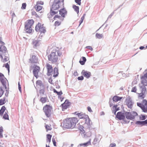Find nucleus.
Returning <instances> with one entry per match:
<instances>
[{"mask_svg": "<svg viewBox=\"0 0 147 147\" xmlns=\"http://www.w3.org/2000/svg\"><path fill=\"white\" fill-rule=\"evenodd\" d=\"M100 136V135H98V136H96L95 138H94V140L92 142V144L94 145H95L97 142H99L100 140L99 139V137Z\"/></svg>", "mask_w": 147, "mask_h": 147, "instance_id": "nucleus-24", "label": "nucleus"}, {"mask_svg": "<svg viewBox=\"0 0 147 147\" xmlns=\"http://www.w3.org/2000/svg\"><path fill=\"white\" fill-rule=\"evenodd\" d=\"M47 142H49V143H50L51 141V138L52 136L50 134H47Z\"/></svg>", "mask_w": 147, "mask_h": 147, "instance_id": "nucleus-37", "label": "nucleus"}, {"mask_svg": "<svg viewBox=\"0 0 147 147\" xmlns=\"http://www.w3.org/2000/svg\"><path fill=\"white\" fill-rule=\"evenodd\" d=\"M35 8L36 11H39L42 9V7L41 5H36L35 6Z\"/></svg>", "mask_w": 147, "mask_h": 147, "instance_id": "nucleus-29", "label": "nucleus"}, {"mask_svg": "<svg viewBox=\"0 0 147 147\" xmlns=\"http://www.w3.org/2000/svg\"><path fill=\"white\" fill-rule=\"evenodd\" d=\"M7 49L3 45H1L0 46V57H3L2 55L7 53Z\"/></svg>", "mask_w": 147, "mask_h": 147, "instance_id": "nucleus-12", "label": "nucleus"}, {"mask_svg": "<svg viewBox=\"0 0 147 147\" xmlns=\"http://www.w3.org/2000/svg\"><path fill=\"white\" fill-rule=\"evenodd\" d=\"M86 135L88 137H90L91 135V132L90 131L87 132L86 133Z\"/></svg>", "mask_w": 147, "mask_h": 147, "instance_id": "nucleus-56", "label": "nucleus"}, {"mask_svg": "<svg viewBox=\"0 0 147 147\" xmlns=\"http://www.w3.org/2000/svg\"><path fill=\"white\" fill-rule=\"evenodd\" d=\"M78 121V119L75 117L67 119L64 122L63 126L67 128H74Z\"/></svg>", "mask_w": 147, "mask_h": 147, "instance_id": "nucleus-1", "label": "nucleus"}, {"mask_svg": "<svg viewBox=\"0 0 147 147\" xmlns=\"http://www.w3.org/2000/svg\"><path fill=\"white\" fill-rule=\"evenodd\" d=\"M8 113L7 111L6 110L3 116V118L5 119H9V116L8 115Z\"/></svg>", "mask_w": 147, "mask_h": 147, "instance_id": "nucleus-33", "label": "nucleus"}, {"mask_svg": "<svg viewBox=\"0 0 147 147\" xmlns=\"http://www.w3.org/2000/svg\"><path fill=\"white\" fill-rule=\"evenodd\" d=\"M122 98V97H119L118 96H115L113 98V101L116 102L120 100Z\"/></svg>", "mask_w": 147, "mask_h": 147, "instance_id": "nucleus-25", "label": "nucleus"}, {"mask_svg": "<svg viewBox=\"0 0 147 147\" xmlns=\"http://www.w3.org/2000/svg\"><path fill=\"white\" fill-rule=\"evenodd\" d=\"M52 107L49 105H47L43 107L44 112L46 115L48 117H49L51 115Z\"/></svg>", "mask_w": 147, "mask_h": 147, "instance_id": "nucleus-8", "label": "nucleus"}, {"mask_svg": "<svg viewBox=\"0 0 147 147\" xmlns=\"http://www.w3.org/2000/svg\"><path fill=\"white\" fill-rule=\"evenodd\" d=\"M91 139H90L89 141L87 142L84 143L80 144L78 146V147H81L83 146L84 147H86L89 145H91Z\"/></svg>", "mask_w": 147, "mask_h": 147, "instance_id": "nucleus-18", "label": "nucleus"}, {"mask_svg": "<svg viewBox=\"0 0 147 147\" xmlns=\"http://www.w3.org/2000/svg\"><path fill=\"white\" fill-rule=\"evenodd\" d=\"M73 7L74 9V10L78 13L79 12V7L78 6H77L75 5H73Z\"/></svg>", "mask_w": 147, "mask_h": 147, "instance_id": "nucleus-34", "label": "nucleus"}, {"mask_svg": "<svg viewBox=\"0 0 147 147\" xmlns=\"http://www.w3.org/2000/svg\"><path fill=\"white\" fill-rule=\"evenodd\" d=\"M52 142L53 143V145L54 146H56V142H55V138H54V137H53L52 138Z\"/></svg>", "mask_w": 147, "mask_h": 147, "instance_id": "nucleus-53", "label": "nucleus"}, {"mask_svg": "<svg viewBox=\"0 0 147 147\" xmlns=\"http://www.w3.org/2000/svg\"><path fill=\"white\" fill-rule=\"evenodd\" d=\"M45 128L47 131L51 130V125H46Z\"/></svg>", "mask_w": 147, "mask_h": 147, "instance_id": "nucleus-41", "label": "nucleus"}, {"mask_svg": "<svg viewBox=\"0 0 147 147\" xmlns=\"http://www.w3.org/2000/svg\"><path fill=\"white\" fill-rule=\"evenodd\" d=\"M142 126L146 125L147 124V119L144 121H142Z\"/></svg>", "mask_w": 147, "mask_h": 147, "instance_id": "nucleus-54", "label": "nucleus"}, {"mask_svg": "<svg viewBox=\"0 0 147 147\" xmlns=\"http://www.w3.org/2000/svg\"><path fill=\"white\" fill-rule=\"evenodd\" d=\"M62 91H60V92H58L57 93V95H60L61 94H62Z\"/></svg>", "mask_w": 147, "mask_h": 147, "instance_id": "nucleus-62", "label": "nucleus"}, {"mask_svg": "<svg viewBox=\"0 0 147 147\" xmlns=\"http://www.w3.org/2000/svg\"><path fill=\"white\" fill-rule=\"evenodd\" d=\"M46 67L48 71L47 75L48 76H50L53 71L52 66L50 64H48L46 65Z\"/></svg>", "mask_w": 147, "mask_h": 147, "instance_id": "nucleus-16", "label": "nucleus"}, {"mask_svg": "<svg viewBox=\"0 0 147 147\" xmlns=\"http://www.w3.org/2000/svg\"><path fill=\"white\" fill-rule=\"evenodd\" d=\"M0 81L1 82L2 85L4 87H5L6 89V84L7 82V80L5 77L4 75L1 73H0Z\"/></svg>", "mask_w": 147, "mask_h": 147, "instance_id": "nucleus-10", "label": "nucleus"}, {"mask_svg": "<svg viewBox=\"0 0 147 147\" xmlns=\"http://www.w3.org/2000/svg\"><path fill=\"white\" fill-rule=\"evenodd\" d=\"M6 109L5 107L4 106H3L1 108V109L0 110V114L2 115L3 114L4 112L5 111Z\"/></svg>", "mask_w": 147, "mask_h": 147, "instance_id": "nucleus-38", "label": "nucleus"}, {"mask_svg": "<svg viewBox=\"0 0 147 147\" xmlns=\"http://www.w3.org/2000/svg\"><path fill=\"white\" fill-rule=\"evenodd\" d=\"M113 13H111L108 17V18H111L112 16L113 15Z\"/></svg>", "mask_w": 147, "mask_h": 147, "instance_id": "nucleus-64", "label": "nucleus"}, {"mask_svg": "<svg viewBox=\"0 0 147 147\" xmlns=\"http://www.w3.org/2000/svg\"><path fill=\"white\" fill-rule=\"evenodd\" d=\"M4 93V91L2 89L1 87H0V97H1L3 94Z\"/></svg>", "mask_w": 147, "mask_h": 147, "instance_id": "nucleus-42", "label": "nucleus"}, {"mask_svg": "<svg viewBox=\"0 0 147 147\" xmlns=\"http://www.w3.org/2000/svg\"><path fill=\"white\" fill-rule=\"evenodd\" d=\"M142 82L144 86L140 87V93H138V98L141 99H143L147 94V91L145 86H147V80L146 79L142 80Z\"/></svg>", "mask_w": 147, "mask_h": 147, "instance_id": "nucleus-3", "label": "nucleus"}, {"mask_svg": "<svg viewBox=\"0 0 147 147\" xmlns=\"http://www.w3.org/2000/svg\"><path fill=\"white\" fill-rule=\"evenodd\" d=\"M86 48L90 49L91 51H92L93 50L92 48L90 46H88L86 47Z\"/></svg>", "mask_w": 147, "mask_h": 147, "instance_id": "nucleus-59", "label": "nucleus"}, {"mask_svg": "<svg viewBox=\"0 0 147 147\" xmlns=\"http://www.w3.org/2000/svg\"><path fill=\"white\" fill-rule=\"evenodd\" d=\"M40 93L43 94L44 93V88H40Z\"/></svg>", "mask_w": 147, "mask_h": 147, "instance_id": "nucleus-49", "label": "nucleus"}, {"mask_svg": "<svg viewBox=\"0 0 147 147\" xmlns=\"http://www.w3.org/2000/svg\"><path fill=\"white\" fill-rule=\"evenodd\" d=\"M36 86L38 88H44V86L42 82L40 80L37 81L36 82Z\"/></svg>", "mask_w": 147, "mask_h": 147, "instance_id": "nucleus-22", "label": "nucleus"}, {"mask_svg": "<svg viewBox=\"0 0 147 147\" xmlns=\"http://www.w3.org/2000/svg\"><path fill=\"white\" fill-rule=\"evenodd\" d=\"M84 120L85 121V123L86 124L88 125H90V120L88 115H87V117H86Z\"/></svg>", "mask_w": 147, "mask_h": 147, "instance_id": "nucleus-30", "label": "nucleus"}, {"mask_svg": "<svg viewBox=\"0 0 147 147\" xmlns=\"http://www.w3.org/2000/svg\"><path fill=\"white\" fill-rule=\"evenodd\" d=\"M132 116H133V119H134L135 118V117L137 115V113L135 112H134L131 113Z\"/></svg>", "mask_w": 147, "mask_h": 147, "instance_id": "nucleus-45", "label": "nucleus"}, {"mask_svg": "<svg viewBox=\"0 0 147 147\" xmlns=\"http://www.w3.org/2000/svg\"><path fill=\"white\" fill-rule=\"evenodd\" d=\"M30 60L31 63H37L38 62L37 57L35 55H32Z\"/></svg>", "mask_w": 147, "mask_h": 147, "instance_id": "nucleus-21", "label": "nucleus"}, {"mask_svg": "<svg viewBox=\"0 0 147 147\" xmlns=\"http://www.w3.org/2000/svg\"><path fill=\"white\" fill-rule=\"evenodd\" d=\"M125 116L126 118L129 119H133V116L132 117L131 113L126 112L125 113Z\"/></svg>", "mask_w": 147, "mask_h": 147, "instance_id": "nucleus-23", "label": "nucleus"}, {"mask_svg": "<svg viewBox=\"0 0 147 147\" xmlns=\"http://www.w3.org/2000/svg\"><path fill=\"white\" fill-rule=\"evenodd\" d=\"M140 119L141 120H144L146 119V117L145 115H141L140 116Z\"/></svg>", "mask_w": 147, "mask_h": 147, "instance_id": "nucleus-43", "label": "nucleus"}, {"mask_svg": "<svg viewBox=\"0 0 147 147\" xmlns=\"http://www.w3.org/2000/svg\"><path fill=\"white\" fill-rule=\"evenodd\" d=\"M136 124L138 125H140L141 126H142V121H137L136 122Z\"/></svg>", "mask_w": 147, "mask_h": 147, "instance_id": "nucleus-48", "label": "nucleus"}, {"mask_svg": "<svg viewBox=\"0 0 147 147\" xmlns=\"http://www.w3.org/2000/svg\"><path fill=\"white\" fill-rule=\"evenodd\" d=\"M137 105L140 107L143 111L146 112L147 111V101L145 100H143L142 104L137 103Z\"/></svg>", "mask_w": 147, "mask_h": 147, "instance_id": "nucleus-9", "label": "nucleus"}, {"mask_svg": "<svg viewBox=\"0 0 147 147\" xmlns=\"http://www.w3.org/2000/svg\"><path fill=\"white\" fill-rule=\"evenodd\" d=\"M116 117L119 120L123 119L125 118V116L121 112H118L117 115Z\"/></svg>", "mask_w": 147, "mask_h": 147, "instance_id": "nucleus-19", "label": "nucleus"}, {"mask_svg": "<svg viewBox=\"0 0 147 147\" xmlns=\"http://www.w3.org/2000/svg\"><path fill=\"white\" fill-rule=\"evenodd\" d=\"M34 23L32 19L28 20L25 24V29L26 32L28 33H31L32 30V26Z\"/></svg>", "mask_w": 147, "mask_h": 147, "instance_id": "nucleus-4", "label": "nucleus"}, {"mask_svg": "<svg viewBox=\"0 0 147 147\" xmlns=\"http://www.w3.org/2000/svg\"><path fill=\"white\" fill-rule=\"evenodd\" d=\"M88 111H90V112H91L92 111L91 110V108L89 107H88Z\"/></svg>", "mask_w": 147, "mask_h": 147, "instance_id": "nucleus-63", "label": "nucleus"}, {"mask_svg": "<svg viewBox=\"0 0 147 147\" xmlns=\"http://www.w3.org/2000/svg\"><path fill=\"white\" fill-rule=\"evenodd\" d=\"M40 67L38 66H34L33 71V73L35 77L37 78L38 76V73L39 72Z\"/></svg>", "mask_w": 147, "mask_h": 147, "instance_id": "nucleus-13", "label": "nucleus"}, {"mask_svg": "<svg viewBox=\"0 0 147 147\" xmlns=\"http://www.w3.org/2000/svg\"><path fill=\"white\" fill-rule=\"evenodd\" d=\"M137 90L136 88V86H134L132 88L131 91L132 92H136Z\"/></svg>", "mask_w": 147, "mask_h": 147, "instance_id": "nucleus-50", "label": "nucleus"}, {"mask_svg": "<svg viewBox=\"0 0 147 147\" xmlns=\"http://www.w3.org/2000/svg\"><path fill=\"white\" fill-rule=\"evenodd\" d=\"M61 105L62 106V111H64L69 106V104H65V103H63L61 104Z\"/></svg>", "mask_w": 147, "mask_h": 147, "instance_id": "nucleus-31", "label": "nucleus"}, {"mask_svg": "<svg viewBox=\"0 0 147 147\" xmlns=\"http://www.w3.org/2000/svg\"><path fill=\"white\" fill-rule=\"evenodd\" d=\"M2 38L1 37H0V43L2 45H4L5 44V43L3 42L2 41Z\"/></svg>", "mask_w": 147, "mask_h": 147, "instance_id": "nucleus-60", "label": "nucleus"}, {"mask_svg": "<svg viewBox=\"0 0 147 147\" xmlns=\"http://www.w3.org/2000/svg\"><path fill=\"white\" fill-rule=\"evenodd\" d=\"M54 10V9H52V8H51L50 13L51 16H53L57 13L58 11H55Z\"/></svg>", "mask_w": 147, "mask_h": 147, "instance_id": "nucleus-36", "label": "nucleus"}, {"mask_svg": "<svg viewBox=\"0 0 147 147\" xmlns=\"http://www.w3.org/2000/svg\"><path fill=\"white\" fill-rule=\"evenodd\" d=\"M32 44L33 47L36 48V47L39 46L40 44V40H33L32 42Z\"/></svg>", "mask_w": 147, "mask_h": 147, "instance_id": "nucleus-17", "label": "nucleus"}, {"mask_svg": "<svg viewBox=\"0 0 147 147\" xmlns=\"http://www.w3.org/2000/svg\"><path fill=\"white\" fill-rule=\"evenodd\" d=\"M5 67L7 69L8 72H9V66L8 63H7L5 64Z\"/></svg>", "mask_w": 147, "mask_h": 147, "instance_id": "nucleus-47", "label": "nucleus"}, {"mask_svg": "<svg viewBox=\"0 0 147 147\" xmlns=\"http://www.w3.org/2000/svg\"><path fill=\"white\" fill-rule=\"evenodd\" d=\"M44 4V2L41 1H38L36 2V5H43Z\"/></svg>", "mask_w": 147, "mask_h": 147, "instance_id": "nucleus-44", "label": "nucleus"}, {"mask_svg": "<svg viewBox=\"0 0 147 147\" xmlns=\"http://www.w3.org/2000/svg\"><path fill=\"white\" fill-rule=\"evenodd\" d=\"M26 7V3H23L22 4L21 8L23 9H25Z\"/></svg>", "mask_w": 147, "mask_h": 147, "instance_id": "nucleus-51", "label": "nucleus"}, {"mask_svg": "<svg viewBox=\"0 0 147 147\" xmlns=\"http://www.w3.org/2000/svg\"><path fill=\"white\" fill-rule=\"evenodd\" d=\"M3 131V128L2 127H0V137L1 138L3 137L2 132Z\"/></svg>", "mask_w": 147, "mask_h": 147, "instance_id": "nucleus-40", "label": "nucleus"}, {"mask_svg": "<svg viewBox=\"0 0 147 147\" xmlns=\"http://www.w3.org/2000/svg\"><path fill=\"white\" fill-rule=\"evenodd\" d=\"M125 103L129 108L131 109L132 108L134 102L130 97H129L126 99Z\"/></svg>", "mask_w": 147, "mask_h": 147, "instance_id": "nucleus-11", "label": "nucleus"}, {"mask_svg": "<svg viewBox=\"0 0 147 147\" xmlns=\"http://www.w3.org/2000/svg\"><path fill=\"white\" fill-rule=\"evenodd\" d=\"M116 146V144L115 143L111 144L110 145V147H113Z\"/></svg>", "mask_w": 147, "mask_h": 147, "instance_id": "nucleus-57", "label": "nucleus"}, {"mask_svg": "<svg viewBox=\"0 0 147 147\" xmlns=\"http://www.w3.org/2000/svg\"><path fill=\"white\" fill-rule=\"evenodd\" d=\"M141 78L142 80H144L147 78V73L146 74H144L143 76H142L141 77Z\"/></svg>", "mask_w": 147, "mask_h": 147, "instance_id": "nucleus-46", "label": "nucleus"}, {"mask_svg": "<svg viewBox=\"0 0 147 147\" xmlns=\"http://www.w3.org/2000/svg\"><path fill=\"white\" fill-rule=\"evenodd\" d=\"M7 97H5L3 98L0 100V105H3L6 102Z\"/></svg>", "mask_w": 147, "mask_h": 147, "instance_id": "nucleus-28", "label": "nucleus"}, {"mask_svg": "<svg viewBox=\"0 0 147 147\" xmlns=\"http://www.w3.org/2000/svg\"><path fill=\"white\" fill-rule=\"evenodd\" d=\"M86 59L85 57H82V59H80L79 62L81 65H84L86 61Z\"/></svg>", "mask_w": 147, "mask_h": 147, "instance_id": "nucleus-26", "label": "nucleus"}, {"mask_svg": "<svg viewBox=\"0 0 147 147\" xmlns=\"http://www.w3.org/2000/svg\"><path fill=\"white\" fill-rule=\"evenodd\" d=\"M62 54V52L60 51H53L48 56V59L52 63H55L58 60V56H60Z\"/></svg>", "mask_w": 147, "mask_h": 147, "instance_id": "nucleus-2", "label": "nucleus"}, {"mask_svg": "<svg viewBox=\"0 0 147 147\" xmlns=\"http://www.w3.org/2000/svg\"><path fill=\"white\" fill-rule=\"evenodd\" d=\"M61 0L60 1V0H54L52 5V9L56 10L59 9L61 7V5H63L64 0Z\"/></svg>", "mask_w": 147, "mask_h": 147, "instance_id": "nucleus-5", "label": "nucleus"}, {"mask_svg": "<svg viewBox=\"0 0 147 147\" xmlns=\"http://www.w3.org/2000/svg\"><path fill=\"white\" fill-rule=\"evenodd\" d=\"M11 16H12V19L11 20H13V19L14 18V17H16V16L15 14V13H14V12H13L12 15H11Z\"/></svg>", "mask_w": 147, "mask_h": 147, "instance_id": "nucleus-61", "label": "nucleus"}, {"mask_svg": "<svg viewBox=\"0 0 147 147\" xmlns=\"http://www.w3.org/2000/svg\"><path fill=\"white\" fill-rule=\"evenodd\" d=\"M81 0H75V2L79 5H80L81 4Z\"/></svg>", "mask_w": 147, "mask_h": 147, "instance_id": "nucleus-52", "label": "nucleus"}, {"mask_svg": "<svg viewBox=\"0 0 147 147\" xmlns=\"http://www.w3.org/2000/svg\"><path fill=\"white\" fill-rule=\"evenodd\" d=\"M40 101L42 103H44L48 101V99L47 97H42L40 98Z\"/></svg>", "mask_w": 147, "mask_h": 147, "instance_id": "nucleus-27", "label": "nucleus"}, {"mask_svg": "<svg viewBox=\"0 0 147 147\" xmlns=\"http://www.w3.org/2000/svg\"><path fill=\"white\" fill-rule=\"evenodd\" d=\"M59 14L61 15V16L57 15L55 16L54 17V20H56L57 18L59 19L61 21L63 20V18L65 17V16L67 14V11L64 8L60 9L59 11Z\"/></svg>", "mask_w": 147, "mask_h": 147, "instance_id": "nucleus-6", "label": "nucleus"}, {"mask_svg": "<svg viewBox=\"0 0 147 147\" xmlns=\"http://www.w3.org/2000/svg\"><path fill=\"white\" fill-rule=\"evenodd\" d=\"M96 38L98 39H101L103 37V35L102 34H98L96 33Z\"/></svg>", "mask_w": 147, "mask_h": 147, "instance_id": "nucleus-35", "label": "nucleus"}, {"mask_svg": "<svg viewBox=\"0 0 147 147\" xmlns=\"http://www.w3.org/2000/svg\"><path fill=\"white\" fill-rule=\"evenodd\" d=\"M57 19H58L57 18ZM58 20H59V19H58ZM59 20H60V21H56L55 22V26H58L60 25V23H61V22L62 21L60 20L59 19Z\"/></svg>", "mask_w": 147, "mask_h": 147, "instance_id": "nucleus-39", "label": "nucleus"}, {"mask_svg": "<svg viewBox=\"0 0 147 147\" xmlns=\"http://www.w3.org/2000/svg\"><path fill=\"white\" fill-rule=\"evenodd\" d=\"M77 112L75 113V114L79 117L80 119H83V120L86 117H87V115H85L82 113H77Z\"/></svg>", "mask_w": 147, "mask_h": 147, "instance_id": "nucleus-20", "label": "nucleus"}, {"mask_svg": "<svg viewBox=\"0 0 147 147\" xmlns=\"http://www.w3.org/2000/svg\"><path fill=\"white\" fill-rule=\"evenodd\" d=\"M58 70L57 68L55 67L54 70V74L53 76L56 77H57L58 74Z\"/></svg>", "mask_w": 147, "mask_h": 147, "instance_id": "nucleus-32", "label": "nucleus"}, {"mask_svg": "<svg viewBox=\"0 0 147 147\" xmlns=\"http://www.w3.org/2000/svg\"><path fill=\"white\" fill-rule=\"evenodd\" d=\"M78 80H82L84 79V77L82 76H81L78 77Z\"/></svg>", "mask_w": 147, "mask_h": 147, "instance_id": "nucleus-55", "label": "nucleus"}, {"mask_svg": "<svg viewBox=\"0 0 147 147\" xmlns=\"http://www.w3.org/2000/svg\"><path fill=\"white\" fill-rule=\"evenodd\" d=\"M82 74L87 78H89L91 76V73L90 72L83 70L82 72Z\"/></svg>", "mask_w": 147, "mask_h": 147, "instance_id": "nucleus-15", "label": "nucleus"}, {"mask_svg": "<svg viewBox=\"0 0 147 147\" xmlns=\"http://www.w3.org/2000/svg\"><path fill=\"white\" fill-rule=\"evenodd\" d=\"M35 30L36 32H40V35L44 34L46 32L45 28L44 26V24L38 23L35 27Z\"/></svg>", "mask_w": 147, "mask_h": 147, "instance_id": "nucleus-7", "label": "nucleus"}, {"mask_svg": "<svg viewBox=\"0 0 147 147\" xmlns=\"http://www.w3.org/2000/svg\"><path fill=\"white\" fill-rule=\"evenodd\" d=\"M3 57H0L2 59L1 61L3 62H5L9 60V55L7 53L2 55Z\"/></svg>", "mask_w": 147, "mask_h": 147, "instance_id": "nucleus-14", "label": "nucleus"}, {"mask_svg": "<svg viewBox=\"0 0 147 147\" xmlns=\"http://www.w3.org/2000/svg\"><path fill=\"white\" fill-rule=\"evenodd\" d=\"M63 103H65V104H69L70 105V103L69 102V101L67 100H66L65 102Z\"/></svg>", "mask_w": 147, "mask_h": 147, "instance_id": "nucleus-58", "label": "nucleus"}]
</instances>
